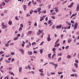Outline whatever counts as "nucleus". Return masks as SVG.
Segmentation results:
<instances>
[{"label": "nucleus", "mask_w": 79, "mask_h": 79, "mask_svg": "<svg viewBox=\"0 0 79 79\" xmlns=\"http://www.w3.org/2000/svg\"><path fill=\"white\" fill-rule=\"evenodd\" d=\"M72 26L73 27H74L73 29L74 30H76V29H77V23H75L74 25L73 24H72Z\"/></svg>", "instance_id": "1"}, {"label": "nucleus", "mask_w": 79, "mask_h": 79, "mask_svg": "<svg viewBox=\"0 0 79 79\" xmlns=\"http://www.w3.org/2000/svg\"><path fill=\"white\" fill-rule=\"evenodd\" d=\"M1 27H2V29L6 28L7 27V25H4V23H2L1 25Z\"/></svg>", "instance_id": "2"}, {"label": "nucleus", "mask_w": 79, "mask_h": 79, "mask_svg": "<svg viewBox=\"0 0 79 79\" xmlns=\"http://www.w3.org/2000/svg\"><path fill=\"white\" fill-rule=\"evenodd\" d=\"M48 41H49L51 40V39H50V35L48 34V38H47Z\"/></svg>", "instance_id": "3"}, {"label": "nucleus", "mask_w": 79, "mask_h": 79, "mask_svg": "<svg viewBox=\"0 0 79 79\" xmlns=\"http://www.w3.org/2000/svg\"><path fill=\"white\" fill-rule=\"evenodd\" d=\"M19 50L22 53H23V54H24V51L23 49L22 48H19Z\"/></svg>", "instance_id": "4"}, {"label": "nucleus", "mask_w": 79, "mask_h": 79, "mask_svg": "<svg viewBox=\"0 0 79 79\" xmlns=\"http://www.w3.org/2000/svg\"><path fill=\"white\" fill-rule=\"evenodd\" d=\"M61 26H62V25H60L59 26H58V25H57L56 26V29H61Z\"/></svg>", "instance_id": "5"}, {"label": "nucleus", "mask_w": 79, "mask_h": 79, "mask_svg": "<svg viewBox=\"0 0 79 79\" xmlns=\"http://www.w3.org/2000/svg\"><path fill=\"white\" fill-rule=\"evenodd\" d=\"M32 32V31H29L28 33L27 34V35H31Z\"/></svg>", "instance_id": "6"}, {"label": "nucleus", "mask_w": 79, "mask_h": 79, "mask_svg": "<svg viewBox=\"0 0 79 79\" xmlns=\"http://www.w3.org/2000/svg\"><path fill=\"white\" fill-rule=\"evenodd\" d=\"M77 15V13H75V14H73L70 17V19H71L72 18H73V17H74L75 16H76Z\"/></svg>", "instance_id": "7"}, {"label": "nucleus", "mask_w": 79, "mask_h": 79, "mask_svg": "<svg viewBox=\"0 0 79 79\" xmlns=\"http://www.w3.org/2000/svg\"><path fill=\"white\" fill-rule=\"evenodd\" d=\"M23 8H24V10L26 11V8H27V6H26V5H23Z\"/></svg>", "instance_id": "8"}, {"label": "nucleus", "mask_w": 79, "mask_h": 79, "mask_svg": "<svg viewBox=\"0 0 79 79\" xmlns=\"http://www.w3.org/2000/svg\"><path fill=\"white\" fill-rule=\"evenodd\" d=\"M76 10L77 11H79V5H77V6Z\"/></svg>", "instance_id": "9"}, {"label": "nucleus", "mask_w": 79, "mask_h": 79, "mask_svg": "<svg viewBox=\"0 0 79 79\" xmlns=\"http://www.w3.org/2000/svg\"><path fill=\"white\" fill-rule=\"evenodd\" d=\"M71 40H72L71 38H68V43H70L71 42Z\"/></svg>", "instance_id": "10"}, {"label": "nucleus", "mask_w": 79, "mask_h": 79, "mask_svg": "<svg viewBox=\"0 0 79 79\" xmlns=\"http://www.w3.org/2000/svg\"><path fill=\"white\" fill-rule=\"evenodd\" d=\"M27 53L28 55H32V52L31 51L28 52Z\"/></svg>", "instance_id": "11"}, {"label": "nucleus", "mask_w": 79, "mask_h": 79, "mask_svg": "<svg viewBox=\"0 0 79 79\" xmlns=\"http://www.w3.org/2000/svg\"><path fill=\"white\" fill-rule=\"evenodd\" d=\"M66 58H67L70 59L71 58V56L70 55H68V56H66Z\"/></svg>", "instance_id": "12"}, {"label": "nucleus", "mask_w": 79, "mask_h": 79, "mask_svg": "<svg viewBox=\"0 0 79 79\" xmlns=\"http://www.w3.org/2000/svg\"><path fill=\"white\" fill-rule=\"evenodd\" d=\"M43 51H44V49H42L40 50V53H43Z\"/></svg>", "instance_id": "13"}, {"label": "nucleus", "mask_w": 79, "mask_h": 79, "mask_svg": "<svg viewBox=\"0 0 79 79\" xmlns=\"http://www.w3.org/2000/svg\"><path fill=\"white\" fill-rule=\"evenodd\" d=\"M52 55V54H49L48 55V56L49 58V59H51V56Z\"/></svg>", "instance_id": "14"}, {"label": "nucleus", "mask_w": 79, "mask_h": 79, "mask_svg": "<svg viewBox=\"0 0 79 79\" xmlns=\"http://www.w3.org/2000/svg\"><path fill=\"white\" fill-rule=\"evenodd\" d=\"M9 73L11 75H13V76H15V74L12 72H9Z\"/></svg>", "instance_id": "15"}, {"label": "nucleus", "mask_w": 79, "mask_h": 79, "mask_svg": "<svg viewBox=\"0 0 79 79\" xmlns=\"http://www.w3.org/2000/svg\"><path fill=\"white\" fill-rule=\"evenodd\" d=\"M8 24L9 25H11L12 24V21H10L8 22Z\"/></svg>", "instance_id": "16"}, {"label": "nucleus", "mask_w": 79, "mask_h": 79, "mask_svg": "<svg viewBox=\"0 0 79 79\" xmlns=\"http://www.w3.org/2000/svg\"><path fill=\"white\" fill-rule=\"evenodd\" d=\"M15 53L14 52H12L10 53V55H12V56H14V55H15Z\"/></svg>", "instance_id": "17"}, {"label": "nucleus", "mask_w": 79, "mask_h": 79, "mask_svg": "<svg viewBox=\"0 0 79 79\" xmlns=\"http://www.w3.org/2000/svg\"><path fill=\"white\" fill-rule=\"evenodd\" d=\"M59 46H60V44L58 43V44H56L54 46L55 47H59Z\"/></svg>", "instance_id": "18"}, {"label": "nucleus", "mask_w": 79, "mask_h": 79, "mask_svg": "<svg viewBox=\"0 0 79 79\" xmlns=\"http://www.w3.org/2000/svg\"><path fill=\"white\" fill-rule=\"evenodd\" d=\"M22 71V68H19V73H21Z\"/></svg>", "instance_id": "19"}, {"label": "nucleus", "mask_w": 79, "mask_h": 79, "mask_svg": "<svg viewBox=\"0 0 79 79\" xmlns=\"http://www.w3.org/2000/svg\"><path fill=\"white\" fill-rule=\"evenodd\" d=\"M74 65L75 66V67L77 68H78V67L77 66H78V64H77L76 63H75L74 64Z\"/></svg>", "instance_id": "20"}, {"label": "nucleus", "mask_w": 79, "mask_h": 79, "mask_svg": "<svg viewBox=\"0 0 79 79\" xmlns=\"http://www.w3.org/2000/svg\"><path fill=\"white\" fill-rule=\"evenodd\" d=\"M10 0H5L4 2L8 3H9V2H10Z\"/></svg>", "instance_id": "21"}, {"label": "nucleus", "mask_w": 79, "mask_h": 79, "mask_svg": "<svg viewBox=\"0 0 79 79\" xmlns=\"http://www.w3.org/2000/svg\"><path fill=\"white\" fill-rule=\"evenodd\" d=\"M18 37H15L14 38V40H18Z\"/></svg>", "instance_id": "22"}, {"label": "nucleus", "mask_w": 79, "mask_h": 79, "mask_svg": "<svg viewBox=\"0 0 79 79\" xmlns=\"http://www.w3.org/2000/svg\"><path fill=\"white\" fill-rule=\"evenodd\" d=\"M39 71L41 73H44V71H43V69H41L39 70Z\"/></svg>", "instance_id": "23"}, {"label": "nucleus", "mask_w": 79, "mask_h": 79, "mask_svg": "<svg viewBox=\"0 0 79 79\" xmlns=\"http://www.w3.org/2000/svg\"><path fill=\"white\" fill-rule=\"evenodd\" d=\"M41 7L38 8V12H39V11H41Z\"/></svg>", "instance_id": "24"}, {"label": "nucleus", "mask_w": 79, "mask_h": 79, "mask_svg": "<svg viewBox=\"0 0 79 79\" xmlns=\"http://www.w3.org/2000/svg\"><path fill=\"white\" fill-rule=\"evenodd\" d=\"M49 64H52V65H53V66H55V64L53 63V62H50L49 63Z\"/></svg>", "instance_id": "25"}, {"label": "nucleus", "mask_w": 79, "mask_h": 79, "mask_svg": "<svg viewBox=\"0 0 79 79\" xmlns=\"http://www.w3.org/2000/svg\"><path fill=\"white\" fill-rule=\"evenodd\" d=\"M61 57H59L58 60V62L60 61H61Z\"/></svg>", "instance_id": "26"}, {"label": "nucleus", "mask_w": 79, "mask_h": 79, "mask_svg": "<svg viewBox=\"0 0 79 79\" xmlns=\"http://www.w3.org/2000/svg\"><path fill=\"white\" fill-rule=\"evenodd\" d=\"M15 19L17 20V21H18L19 20V18H18V16H16L15 17Z\"/></svg>", "instance_id": "27"}, {"label": "nucleus", "mask_w": 79, "mask_h": 79, "mask_svg": "<svg viewBox=\"0 0 79 79\" xmlns=\"http://www.w3.org/2000/svg\"><path fill=\"white\" fill-rule=\"evenodd\" d=\"M31 1H30L28 3V5L29 6H31Z\"/></svg>", "instance_id": "28"}, {"label": "nucleus", "mask_w": 79, "mask_h": 79, "mask_svg": "<svg viewBox=\"0 0 79 79\" xmlns=\"http://www.w3.org/2000/svg\"><path fill=\"white\" fill-rule=\"evenodd\" d=\"M27 68L29 69H31V66H30V65H28Z\"/></svg>", "instance_id": "29"}, {"label": "nucleus", "mask_w": 79, "mask_h": 79, "mask_svg": "<svg viewBox=\"0 0 79 79\" xmlns=\"http://www.w3.org/2000/svg\"><path fill=\"white\" fill-rule=\"evenodd\" d=\"M52 23V20H49L48 22V24H50Z\"/></svg>", "instance_id": "30"}, {"label": "nucleus", "mask_w": 79, "mask_h": 79, "mask_svg": "<svg viewBox=\"0 0 79 79\" xmlns=\"http://www.w3.org/2000/svg\"><path fill=\"white\" fill-rule=\"evenodd\" d=\"M33 13V10H31L30 12V14H32V13Z\"/></svg>", "instance_id": "31"}, {"label": "nucleus", "mask_w": 79, "mask_h": 79, "mask_svg": "<svg viewBox=\"0 0 79 79\" xmlns=\"http://www.w3.org/2000/svg\"><path fill=\"white\" fill-rule=\"evenodd\" d=\"M55 11L56 13H58L59 11V10L58 9H56L55 10Z\"/></svg>", "instance_id": "32"}, {"label": "nucleus", "mask_w": 79, "mask_h": 79, "mask_svg": "<svg viewBox=\"0 0 79 79\" xmlns=\"http://www.w3.org/2000/svg\"><path fill=\"white\" fill-rule=\"evenodd\" d=\"M40 75L41 76H44V75H45V74H44L42 73H40Z\"/></svg>", "instance_id": "33"}, {"label": "nucleus", "mask_w": 79, "mask_h": 79, "mask_svg": "<svg viewBox=\"0 0 79 79\" xmlns=\"http://www.w3.org/2000/svg\"><path fill=\"white\" fill-rule=\"evenodd\" d=\"M56 15V13L55 12H54L52 14V15Z\"/></svg>", "instance_id": "34"}, {"label": "nucleus", "mask_w": 79, "mask_h": 79, "mask_svg": "<svg viewBox=\"0 0 79 79\" xmlns=\"http://www.w3.org/2000/svg\"><path fill=\"white\" fill-rule=\"evenodd\" d=\"M58 56H62V53H60L59 54H57Z\"/></svg>", "instance_id": "35"}, {"label": "nucleus", "mask_w": 79, "mask_h": 79, "mask_svg": "<svg viewBox=\"0 0 79 79\" xmlns=\"http://www.w3.org/2000/svg\"><path fill=\"white\" fill-rule=\"evenodd\" d=\"M50 74H51V75H53V74H54V75H55V73L53 72H51L50 73Z\"/></svg>", "instance_id": "36"}, {"label": "nucleus", "mask_w": 79, "mask_h": 79, "mask_svg": "<svg viewBox=\"0 0 79 79\" xmlns=\"http://www.w3.org/2000/svg\"><path fill=\"white\" fill-rule=\"evenodd\" d=\"M71 23L72 24H74V21L73 20H71Z\"/></svg>", "instance_id": "37"}, {"label": "nucleus", "mask_w": 79, "mask_h": 79, "mask_svg": "<svg viewBox=\"0 0 79 79\" xmlns=\"http://www.w3.org/2000/svg\"><path fill=\"white\" fill-rule=\"evenodd\" d=\"M3 53H4V52L3 51L0 52V55H2Z\"/></svg>", "instance_id": "38"}, {"label": "nucleus", "mask_w": 79, "mask_h": 79, "mask_svg": "<svg viewBox=\"0 0 79 79\" xmlns=\"http://www.w3.org/2000/svg\"><path fill=\"white\" fill-rule=\"evenodd\" d=\"M34 26H35V27H36L37 26V23H35L34 24Z\"/></svg>", "instance_id": "39"}, {"label": "nucleus", "mask_w": 79, "mask_h": 79, "mask_svg": "<svg viewBox=\"0 0 79 79\" xmlns=\"http://www.w3.org/2000/svg\"><path fill=\"white\" fill-rule=\"evenodd\" d=\"M58 42H59V39H57L55 43V44H57V43H58Z\"/></svg>", "instance_id": "40"}, {"label": "nucleus", "mask_w": 79, "mask_h": 79, "mask_svg": "<svg viewBox=\"0 0 79 79\" xmlns=\"http://www.w3.org/2000/svg\"><path fill=\"white\" fill-rule=\"evenodd\" d=\"M22 31V28L21 27H20L19 29V31Z\"/></svg>", "instance_id": "41"}, {"label": "nucleus", "mask_w": 79, "mask_h": 79, "mask_svg": "<svg viewBox=\"0 0 79 79\" xmlns=\"http://www.w3.org/2000/svg\"><path fill=\"white\" fill-rule=\"evenodd\" d=\"M51 18L53 19H55V16H52L51 17Z\"/></svg>", "instance_id": "42"}, {"label": "nucleus", "mask_w": 79, "mask_h": 79, "mask_svg": "<svg viewBox=\"0 0 79 79\" xmlns=\"http://www.w3.org/2000/svg\"><path fill=\"white\" fill-rule=\"evenodd\" d=\"M75 61L76 63H79V61H78V60H75Z\"/></svg>", "instance_id": "43"}, {"label": "nucleus", "mask_w": 79, "mask_h": 79, "mask_svg": "<svg viewBox=\"0 0 79 79\" xmlns=\"http://www.w3.org/2000/svg\"><path fill=\"white\" fill-rule=\"evenodd\" d=\"M56 55V54L55 53H54L52 56V57L54 58V56H55Z\"/></svg>", "instance_id": "44"}, {"label": "nucleus", "mask_w": 79, "mask_h": 79, "mask_svg": "<svg viewBox=\"0 0 79 79\" xmlns=\"http://www.w3.org/2000/svg\"><path fill=\"white\" fill-rule=\"evenodd\" d=\"M31 16V15H30L29 14H27L26 15V16H27V17H28V16Z\"/></svg>", "instance_id": "45"}, {"label": "nucleus", "mask_w": 79, "mask_h": 79, "mask_svg": "<svg viewBox=\"0 0 79 79\" xmlns=\"http://www.w3.org/2000/svg\"><path fill=\"white\" fill-rule=\"evenodd\" d=\"M30 46H29V45H27L26 46V48H29V47H30Z\"/></svg>", "instance_id": "46"}, {"label": "nucleus", "mask_w": 79, "mask_h": 79, "mask_svg": "<svg viewBox=\"0 0 79 79\" xmlns=\"http://www.w3.org/2000/svg\"><path fill=\"white\" fill-rule=\"evenodd\" d=\"M7 10H5L4 11V13H7Z\"/></svg>", "instance_id": "47"}, {"label": "nucleus", "mask_w": 79, "mask_h": 79, "mask_svg": "<svg viewBox=\"0 0 79 79\" xmlns=\"http://www.w3.org/2000/svg\"><path fill=\"white\" fill-rule=\"evenodd\" d=\"M68 48H69V46H67L65 47V49H68Z\"/></svg>", "instance_id": "48"}, {"label": "nucleus", "mask_w": 79, "mask_h": 79, "mask_svg": "<svg viewBox=\"0 0 79 79\" xmlns=\"http://www.w3.org/2000/svg\"><path fill=\"white\" fill-rule=\"evenodd\" d=\"M74 76L76 77H77V74L75 73L74 74Z\"/></svg>", "instance_id": "49"}, {"label": "nucleus", "mask_w": 79, "mask_h": 79, "mask_svg": "<svg viewBox=\"0 0 79 79\" xmlns=\"http://www.w3.org/2000/svg\"><path fill=\"white\" fill-rule=\"evenodd\" d=\"M44 33H42V35L41 36V38H43V37H44Z\"/></svg>", "instance_id": "50"}, {"label": "nucleus", "mask_w": 79, "mask_h": 79, "mask_svg": "<svg viewBox=\"0 0 79 79\" xmlns=\"http://www.w3.org/2000/svg\"><path fill=\"white\" fill-rule=\"evenodd\" d=\"M9 79V77H8V76L4 78V79Z\"/></svg>", "instance_id": "51"}, {"label": "nucleus", "mask_w": 79, "mask_h": 79, "mask_svg": "<svg viewBox=\"0 0 79 79\" xmlns=\"http://www.w3.org/2000/svg\"><path fill=\"white\" fill-rule=\"evenodd\" d=\"M2 5L3 6H5V2H3L2 3Z\"/></svg>", "instance_id": "52"}, {"label": "nucleus", "mask_w": 79, "mask_h": 79, "mask_svg": "<svg viewBox=\"0 0 79 79\" xmlns=\"http://www.w3.org/2000/svg\"><path fill=\"white\" fill-rule=\"evenodd\" d=\"M67 2V1H65L63 2L62 3V5L64 4V3H66Z\"/></svg>", "instance_id": "53"}, {"label": "nucleus", "mask_w": 79, "mask_h": 79, "mask_svg": "<svg viewBox=\"0 0 79 79\" xmlns=\"http://www.w3.org/2000/svg\"><path fill=\"white\" fill-rule=\"evenodd\" d=\"M12 45L13 46L14 45V43H10V46H11V45Z\"/></svg>", "instance_id": "54"}, {"label": "nucleus", "mask_w": 79, "mask_h": 79, "mask_svg": "<svg viewBox=\"0 0 79 79\" xmlns=\"http://www.w3.org/2000/svg\"><path fill=\"white\" fill-rule=\"evenodd\" d=\"M52 51H55L56 50V48H52Z\"/></svg>", "instance_id": "55"}, {"label": "nucleus", "mask_w": 79, "mask_h": 79, "mask_svg": "<svg viewBox=\"0 0 79 79\" xmlns=\"http://www.w3.org/2000/svg\"><path fill=\"white\" fill-rule=\"evenodd\" d=\"M51 6V5H48V9H50V7Z\"/></svg>", "instance_id": "56"}, {"label": "nucleus", "mask_w": 79, "mask_h": 79, "mask_svg": "<svg viewBox=\"0 0 79 79\" xmlns=\"http://www.w3.org/2000/svg\"><path fill=\"white\" fill-rule=\"evenodd\" d=\"M35 42H33L32 43V45H35Z\"/></svg>", "instance_id": "57"}, {"label": "nucleus", "mask_w": 79, "mask_h": 79, "mask_svg": "<svg viewBox=\"0 0 79 79\" xmlns=\"http://www.w3.org/2000/svg\"><path fill=\"white\" fill-rule=\"evenodd\" d=\"M37 35H40V33H39V32H37L36 33Z\"/></svg>", "instance_id": "58"}, {"label": "nucleus", "mask_w": 79, "mask_h": 79, "mask_svg": "<svg viewBox=\"0 0 79 79\" xmlns=\"http://www.w3.org/2000/svg\"><path fill=\"white\" fill-rule=\"evenodd\" d=\"M20 26H21V27H22V28L23 27V24H20Z\"/></svg>", "instance_id": "59"}, {"label": "nucleus", "mask_w": 79, "mask_h": 79, "mask_svg": "<svg viewBox=\"0 0 79 79\" xmlns=\"http://www.w3.org/2000/svg\"><path fill=\"white\" fill-rule=\"evenodd\" d=\"M72 6L70 5H69L68 6V8H71V7H72Z\"/></svg>", "instance_id": "60"}, {"label": "nucleus", "mask_w": 79, "mask_h": 79, "mask_svg": "<svg viewBox=\"0 0 79 79\" xmlns=\"http://www.w3.org/2000/svg\"><path fill=\"white\" fill-rule=\"evenodd\" d=\"M21 46H22L23 47H24V44H21Z\"/></svg>", "instance_id": "61"}, {"label": "nucleus", "mask_w": 79, "mask_h": 79, "mask_svg": "<svg viewBox=\"0 0 79 79\" xmlns=\"http://www.w3.org/2000/svg\"><path fill=\"white\" fill-rule=\"evenodd\" d=\"M72 70L73 72H76V70L74 69H72Z\"/></svg>", "instance_id": "62"}, {"label": "nucleus", "mask_w": 79, "mask_h": 79, "mask_svg": "<svg viewBox=\"0 0 79 79\" xmlns=\"http://www.w3.org/2000/svg\"><path fill=\"white\" fill-rule=\"evenodd\" d=\"M23 34L21 35L22 38H23V37H24V33H22Z\"/></svg>", "instance_id": "63"}, {"label": "nucleus", "mask_w": 79, "mask_h": 79, "mask_svg": "<svg viewBox=\"0 0 79 79\" xmlns=\"http://www.w3.org/2000/svg\"><path fill=\"white\" fill-rule=\"evenodd\" d=\"M58 74H62V72H58Z\"/></svg>", "instance_id": "64"}]
</instances>
